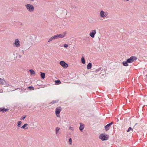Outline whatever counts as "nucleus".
Masks as SVG:
<instances>
[{
	"label": "nucleus",
	"instance_id": "nucleus-1",
	"mask_svg": "<svg viewBox=\"0 0 147 147\" xmlns=\"http://www.w3.org/2000/svg\"><path fill=\"white\" fill-rule=\"evenodd\" d=\"M27 10L30 12H33L34 10V7L33 5L30 4H27L25 5Z\"/></svg>",
	"mask_w": 147,
	"mask_h": 147
},
{
	"label": "nucleus",
	"instance_id": "nucleus-2",
	"mask_svg": "<svg viewBox=\"0 0 147 147\" xmlns=\"http://www.w3.org/2000/svg\"><path fill=\"white\" fill-rule=\"evenodd\" d=\"M99 138L102 141L106 140H108L109 138V136L107 135H105L102 134L100 135Z\"/></svg>",
	"mask_w": 147,
	"mask_h": 147
},
{
	"label": "nucleus",
	"instance_id": "nucleus-3",
	"mask_svg": "<svg viewBox=\"0 0 147 147\" xmlns=\"http://www.w3.org/2000/svg\"><path fill=\"white\" fill-rule=\"evenodd\" d=\"M66 34V32H63V34L55 35L53 36V37H55V39L63 38L65 37Z\"/></svg>",
	"mask_w": 147,
	"mask_h": 147
},
{
	"label": "nucleus",
	"instance_id": "nucleus-4",
	"mask_svg": "<svg viewBox=\"0 0 147 147\" xmlns=\"http://www.w3.org/2000/svg\"><path fill=\"white\" fill-rule=\"evenodd\" d=\"M137 59V58L135 56H132L126 60L128 63L133 62Z\"/></svg>",
	"mask_w": 147,
	"mask_h": 147
},
{
	"label": "nucleus",
	"instance_id": "nucleus-5",
	"mask_svg": "<svg viewBox=\"0 0 147 147\" xmlns=\"http://www.w3.org/2000/svg\"><path fill=\"white\" fill-rule=\"evenodd\" d=\"M61 111V108L60 107L57 108L55 109V114L58 117H59V113Z\"/></svg>",
	"mask_w": 147,
	"mask_h": 147
},
{
	"label": "nucleus",
	"instance_id": "nucleus-6",
	"mask_svg": "<svg viewBox=\"0 0 147 147\" xmlns=\"http://www.w3.org/2000/svg\"><path fill=\"white\" fill-rule=\"evenodd\" d=\"M113 123V122H112L111 123L107 124V125L105 126V128L106 131H107L109 130L111 126Z\"/></svg>",
	"mask_w": 147,
	"mask_h": 147
},
{
	"label": "nucleus",
	"instance_id": "nucleus-7",
	"mask_svg": "<svg viewBox=\"0 0 147 147\" xmlns=\"http://www.w3.org/2000/svg\"><path fill=\"white\" fill-rule=\"evenodd\" d=\"M107 15V12H105L103 11H101L100 12V17L102 18L106 17Z\"/></svg>",
	"mask_w": 147,
	"mask_h": 147
},
{
	"label": "nucleus",
	"instance_id": "nucleus-8",
	"mask_svg": "<svg viewBox=\"0 0 147 147\" xmlns=\"http://www.w3.org/2000/svg\"><path fill=\"white\" fill-rule=\"evenodd\" d=\"M60 64L64 68H66L68 67V65L63 61H61L60 62Z\"/></svg>",
	"mask_w": 147,
	"mask_h": 147
},
{
	"label": "nucleus",
	"instance_id": "nucleus-9",
	"mask_svg": "<svg viewBox=\"0 0 147 147\" xmlns=\"http://www.w3.org/2000/svg\"><path fill=\"white\" fill-rule=\"evenodd\" d=\"M14 44L16 47L18 48L20 47V43L18 39H16L15 40Z\"/></svg>",
	"mask_w": 147,
	"mask_h": 147
},
{
	"label": "nucleus",
	"instance_id": "nucleus-10",
	"mask_svg": "<svg viewBox=\"0 0 147 147\" xmlns=\"http://www.w3.org/2000/svg\"><path fill=\"white\" fill-rule=\"evenodd\" d=\"M96 33V30H92L90 32L89 35L90 36L93 38L94 37Z\"/></svg>",
	"mask_w": 147,
	"mask_h": 147
},
{
	"label": "nucleus",
	"instance_id": "nucleus-11",
	"mask_svg": "<svg viewBox=\"0 0 147 147\" xmlns=\"http://www.w3.org/2000/svg\"><path fill=\"white\" fill-rule=\"evenodd\" d=\"M28 127V125L27 123L23 125L22 127L21 128L24 129H27Z\"/></svg>",
	"mask_w": 147,
	"mask_h": 147
},
{
	"label": "nucleus",
	"instance_id": "nucleus-12",
	"mask_svg": "<svg viewBox=\"0 0 147 147\" xmlns=\"http://www.w3.org/2000/svg\"><path fill=\"white\" fill-rule=\"evenodd\" d=\"M80 126L79 127V129L81 131H82V130L84 129V125L82 124V123H80Z\"/></svg>",
	"mask_w": 147,
	"mask_h": 147
},
{
	"label": "nucleus",
	"instance_id": "nucleus-13",
	"mask_svg": "<svg viewBox=\"0 0 147 147\" xmlns=\"http://www.w3.org/2000/svg\"><path fill=\"white\" fill-rule=\"evenodd\" d=\"M128 63L127 62V60L125 61H123L122 62L123 65V66H128Z\"/></svg>",
	"mask_w": 147,
	"mask_h": 147
},
{
	"label": "nucleus",
	"instance_id": "nucleus-14",
	"mask_svg": "<svg viewBox=\"0 0 147 147\" xmlns=\"http://www.w3.org/2000/svg\"><path fill=\"white\" fill-rule=\"evenodd\" d=\"M92 64L91 63H89L88 64L87 66V68L88 69H90L91 68Z\"/></svg>",
	"mask_w": 147,
	"mask_h": 147
},
{
	"label": "nucleus",
	"instance_id": "nucleus-15",
	"mask_svg": "<svg viewBox=\"0 0 147 147\" xmlns=\"http://www.w3.org/2000/svg\"><path fill=\"white\" fill-rule=\"evenodd\" d=\"M40 76L42 78L44 79L45 76V73L40 72Z\"/></svg>",
	"mask_w": 147,
	"mask_h": 147
},
{
	"label": "nucleus",
	"instance_id": "nucleus-16",
	"mask_svg": "<svg viewBox=\"0 0 147 147\" xmlns=\"http://www.w3.org/2000/svg\"><path fill=\"white\" fill-rule=\"evenodd\" d=\"M81 61L82 63L83 64H84L85 63V61L84 58L83 57H82L81 59Z\"/></svg>",
	"mask_w": 147,
	"mask_h": 147
},
{
	"label": "nucleus",
	"instance_id": "nucleus-17",
	"mask_svg": "<svg viewBox=\"0 0 147 147\" xmlns=\"http://www.w3.org/2000/svg\"><path fill=\"white\" fill-rule=\"evenodd\" d=\"M55 84L56 85H58L61 83V82L59 80H55Z\"/></svg>",
	"mask_w": 147,
	"mask_h": 147
},
{
	"label": "nucleus",
	"instance_id": "nucleus-18",
	"mask_svg": "<svg viewBox=\"0 0 147 147\" xmlns=\"http://www.w3.org/2000/svg\"><path fill=\"white\" fill-rule=\"evenodd\" d=\"M22 124V122L21 121H18V122L17 126L18 127H20V126Z\"/></svg>",
	"mask_w": 147,
	"mask_h": 147
},
{
	"label": "nucleus",
	"instance_id": "nucleus-19",
	"mask_svg": "<svg viewBox=\"0 0 147 147\" xmlns=\"http://www.w3.org/2000/svg\"><path fill=\"white\" fill-rule=\"evenodd\" d=\"M55 37H53V36H52V37H51L49 39L48 42H50L52 41V40H53V39H55Z\"/></svg>",
	"mask_w": 147,
	"mask_h": 147
},
{
	"label": "nucleus",
	"instance_id": "nucleus-20",
	"mask_svg": "<svg viewBox=\"0 0 147 147\" xmlns=\"http://www.w3.org/2000/svg\"><path fill=\"white\" fill-rule=\"evenodd\" d=\"M5 82V80L0 78V84H4V82Z\"/></svg>",
	"mask_w": 147,
	"mask_h": 147
},
{
	"label": "nucleus",
	"instance_id": "nucleus-21",
	"mask_svg": "<svg viewBox=\"0 0 147 147\" xmlns=\"http://www.w3.org/2000/svg\"><path fill=\"white\" fill-rule=\"evenodd\" d=\"M29 71H30V74L31 75L33 74H34V73H35V72H34V71L32 69H30L29 70Z\"/></svg>",
	"mask_w": 147,
	"mask_h": 147
},
{
	"label": "nucleus",
	"instance_id": "nucleus-22",
	"mask_svg": "<svg viewBox=\"0 0 147 147\" xmlns=\"http://www.w3.org/2000/svg\"><path fill=\"white\" fill-rule=\"evenodd\" d=\"M70 7L72 8H76V6L75 5H73L72 4H71Z\"/></svg>",
	"mask_w": 147,
	"mask_h": 147
},
{
	"label": "nucleus",
	"instance_id": "nucleus-23",
	"mask_svg": "<svg viewBox=\"0 0 147 147\" xmlns=\"http://www.w3.org/2000/svg\"><path fill=\"white\" fill-rule=\"evenodd\" d=\"M59 129H60V128L59 127H57L56 128L55 131H56V134H57L58 133V132L59 131Z\"/></svg>",
	"mask_w": 147,
	"mask_h": 147
},
{
	"label": "nucleus",
	"instance_id": "nucleus-24",
	"mask_svg": "<svg viewBox=\"0 0 147 147\" xmlns=\"http://www.w3.org/2000/svg\"><path fill=\"white\" fill-rule=\"evenodd\" d=\"M9 110V109H5L4 108H3V111L2 112H5L7 111L8 110Z\"/></svg>",
	"mask_w": 147,
	"mask_h": 147
},
{
	"label": "nucleus",
	"instance_id": "nucleus-25",
	"mask_svg": "<svg viewBox=\"0 0 147 147\" xmlns=\"http://www.w3.org/2000/svg\"><path fill=\"white\" fill-rule=\"evenodd\" d=\"M28 88L30 90H33L34 89V88L32 86H29L28 87Z\"/></svg>",
	"mask_w": 147,
	"mask_h": 147
},
{
	"label": "nucleus",
	"instance_id": "nucleus-26",
	"mask_svg": "<svg viewBox=\"0 0 147 147\" xmlns=\"http://www.w3.org/2000/svg\"><path fill=\"white\" fill-rule=\"evenodd\" d=\"M133 130V129H132L131 128V127H130L127 130V132H128L130 130Z\"/></svg>",
	"mask_w": 147,
	"mask_h": 147
},
{
	"label": "nucleus",
	"instance_id": "nucleus-27",
	"mask_svg": "<svg viewBox=\"0 0 147 147\" xmlns=\"http://www.w3.org/2000/svg\"><path fill=\"white\" fill-rule=\"evenodd\" d=\"M58 101V100H53L52 102L51 103L53 104H54L55 103L57 102Z\"/></svg>",
	"mask_w": 147,
	"mask_h": 147
},
{
	"label": "nucleus",
	"instance_id": "nucleus-28",
	"mask_svg": "<svg viewBox=\"0 0 147 147\" xmlns=\"http://www.w3.org/2000/svg\"><path fill=\"white\" fill-rule=\"evenodd\" d=\"M69 142L70 143V144H71L72 142V140L71 139V138H70L69 139Z\"/></svg>",
	"mask_w": 147,
	"mask_h": 147
},
{
	"label": "nucleus",
	"instance_id": "nucleus-29",
	"mask_svg": "<svg viewBox=\"0 0 147 147\" xmlns=\"http://www.w3.org/2000/svg\"><path fill=\"white\" fill-rule=\"evenodd\" d=\"M26 115H25V116H23L22 117H21V118H20V119L21 120H24L25 118L26 117Z\"/></svg>",
	"mask_w": 147,
	"mask_h": 147
},
{
	"label": "nucleus",
	"instance_id": "nucleus-30",
	"mask_svg": "<svg viewBox=\"0 0 147 147\" xmlns=\"http://www.w3.org/2000/svg\"><path fill=\"white\" fill-rule=\"evenodd\" d=\"M64 46L65 48H67L68 47V44H65L64 45Z\"/></svg>",
	"mask_w": 147,
	"mask_h": 147
},
{
	"label": "nucleus",
	"instance_id": "nucleus-31",
	"mask_svg": "<svg viewBox=\"0 0 147 147\" xmlns=\"http://www.w3.org/2000/svg\"><path fill=\"white\" fill-rule=\"evenodd\" d=\"M69 129L70 130H72V131L74 130V129H73V127H70L69 128Z\"/></svg>",
	"mask_w": 147,
	"mask_h": 147
},
{
	"label": "nucleus",
	"instance_id": "nucleus-32",
	"mask_svg": "<svg viewBox=\"0 0 147 147\" xmlns=\"http://www.w3.org/2000/svg\"><path fill=\"white\" fill-rule=\"evenodd\" d=\"M3 108H0V111L2 112L3 111Z\"/></svg>",
	"mask_w": 147,
	"mask_h": 147
},
{
	"label": "nucleus",
	"instance_id": "nucleus-33",
	"mask_svg": "<svg viewBox=\"0 0 147 147\" xmlns=\"http://www.w3.org/2000/svg\"><path fill=\"white\" fill-rule=\"evenodd\" d=\"M20 25H22V23H21Z\"/></svg>",
	"mask_w": 147,
	"mask_h": 147
},
{
	"label": "nucleus",
	"instance_id": "nucleus-34",
	"mask_svg": "<svg viewBox=\"0 0 147 147\" xmlns=\"http://www.w3.org/2000/svg\"><path fill=\"white\" fill-rule=\"evenodd\" d=\"M96 71H98V69L97 70H96Z\"/></svg>",
	"mask_w": 147,
	"mask_h": 147
},
{
	"label": "nucleus",
	"instance_id": "nucleus-35",
	"mask_svg": "<svg viewBox=\"0 0 147 147\" xmlns=\"http://www.w3.org/2000/svg\"><path fill=\"white\" fill-rule=\"evenodd\" d=\"M19 56H20V57H21V56H20V55Z\"/></svg>",
	"mask_w": 147,
	"mask_h": 147
},
{
	"label": "nucleus",
	"instance_id": "nucleus-36",
	"mask_svg": "<svg viewBox=\"0 0 147 147\" xmlns=\"http://www.w3.org/2000/svg\"><path fill=\"white\" fill-rule=\"evenodd\" d=\"M146 77L147 78V75H146Z\"/></svg>",
	"mask_w": 147,
	"mask_h": 147
},
{
	"label": "nucleus",
	"instance_id": "nucleus-37",
	"mask_svg": "<svg viewBox=\"0 0 147 147\" xmlns=\"http://www.w3.org/2000/svg\"><path fill=\"white\" fill-rule=\"evenodd\" d=\"M127 1H129V0H126Z\"/></svg>",
	"mask_w": 147,
	"mask_h": 147
},
{
	"label": "nucleus",
	"instance_id": "nucleus-38",
	"mask_svg": "<svg viewBox=\"0 0 147 147\" xmlns=\"http://www.w3.org/2000/svg\"><path fill=\"white\" fill-rule=\"evenodd\" d=\"M22 51H23V53H24V51L23 50Z\"/></svg>",
	"mask_w": 147,
	"mask_h": 147
},
{
	"label": "nucleus",
	"instance_id": "nucleus-39",
	"mask_svg": "<svg viewBox=\"0 0 147 147\" xmlns=\"http://www.w3.org/2000/svg\"><path fill=\"white\" fill-rule=\"evenodd\" d=\"M18 129H19V128H18Z\"/></svg>",
	"mask_w": 147,
	"mask_h": 147
}]
</instances>
